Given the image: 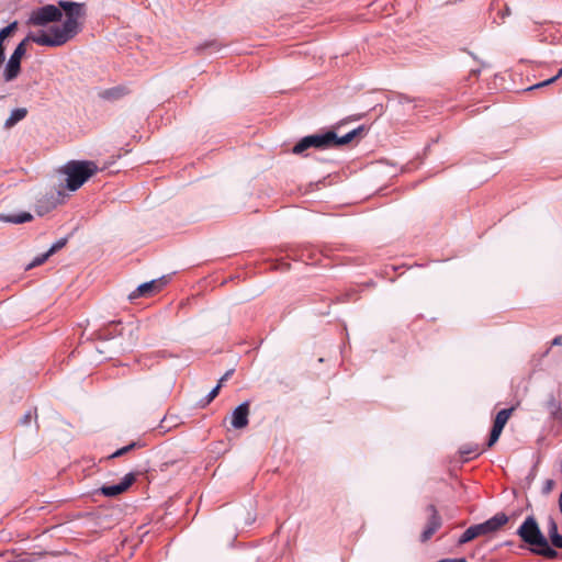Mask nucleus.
Listing matches in <instances>:
<instances>
[{
    "instance_id": "f257e3e1",
    "label": "nucleus",
    "mask_w": 562,
    "mask_h": 562,
    "mask_svg": "<svg viewBox=\"0 0 562 562\" xmlns=\"http://www.w3.org/2000/svg\"><path fill=\"white\" fill-rule=\"evenodd\" d=\"M86 16L85 5L78 2L59 1L34 9L29 24L40 30L31 32L27 41L42 46L59 47L74 40L80 32Z\"/></svg>"
},
{
    "instance_id": "f03ea898",
    "label": "nucleus",
    "mask_w": 562,
    "mask_h": 562,
    "mask_svg": "<svg viewBox=\"0 0 562 562\" xmlns=\"http://www.w3.org/2000/svg\"><path fill=\"white\" fill-rule=\"evenodd\" d=\"M364 132L363 126H359L342 136H338L334 131H328L325 134L310 135L301 139L294 147V154H301L310 147L329 148L339 147L353 140L357 136L362 135Z\"/></svg>"
},
{
    "instance_id": "7ed1b4c3",
    "label": "nucleus",
    "mask_w": 562,
    "mask_h": 562,
    "mask_svg": "<svg viewBox=\"0 0 562 562\" xmlns=\"http://www.w3.org/2000/svg\"><path fill=\"white\" fill-rule=\"evenodd\" d=\"M518 535L525 542L537 547V549H532L537 554L549 559H554L558 555V552L549 546L547 539L541 533L533 517L530 516L525 519L518 529Z\"/></svg>"
},
{
    "instance_id": "20e7f679",
    "label": "nucleus",
    "mask_w": 562,
    "mask_h": 562,
    "mask_svg": "<svg viewBox=\"0 0 562 562\" xmlns=\"http://www.w3.org/2000/svg\"><path fill=\"white\" fill-rule=\"evenodd\" d=\"M97 171L98 167L93 161H70L63 168L66 186L70 191L78 190Z\"/></svg>"
},
{
    "instance_id": "39448f33",
    "label": "nucleus",
    "mask_w": 562,
    "mask_h": 562,
    "mask_svg": "<svg viewBox=\"0 0 562 562\" xmlns=\"http://www.w3.org/2000/svg\"><path fill=\"white\" fill-rule=\"evenodd\" d=\"M508 518L505 514H496L494 517L482 524L469 527L459 539V543L463 544L480 536L491 535L504 526Z\"/></svg>"
},
{
    "instance_id": "423d86ee",
    "label": "nucleus",
    "mask_w": 562,
    "mask_h": 562,
    "mask_svg": "<svg viewBox=\"0 0 562 562\" xmlns=\"http://www.w3.org/2000/svg\"><path fill=\"white\" fill-rule=\"evenodd\" d=\"M27 36L15 47L13 54L10 56L5 69L4 79L5 81H12L15 79L21 69V59L26 53Z\"/></svg>"
},
{
    "instance_id": "0eeeda50",
    "label": "nucleus",
    "mask_w": 562,
    "mask_h": 562,
    "mask_svg": "<svg viewBox=\"0 0 562 562\" xmlns=\"http://www.w3.org/2000/svg\"><path fill=\"white\" fill-rule=\"evenodd\" d=\"M427 512L429 517L424 531L420 533L422 542L428 541L442 525V519L434 505H429Z\"/></svg>"
},
{
    "instance_id": "6e6552de",
    "label": "nucleus",
    "mask_w": 562,
    "mask_h": 562,
    "mask_svg": "<svg viewBox=\"0 0 562 562\" xmlns=\"http://www.w3.org/2000/svg\"><path fill=\"white\" fill-rule=\"evenodd\" d=\"M514 408H505L497 413L496 418L494 420V425L490 435V439L487 442V447H492L498 440L506 423L512 416Z\"/></svg>"
},
{
    "instance_id": "1a4fd4ad",
    "label": "nucleus",
    "mask_w": 562,
    "mask_h": 562,
    "mask_svg": "<svg viewBox=\"0 0 562 562\" xmlns=\"http://www.w3.org/2000/svg\"><path fill=\"white\" fill-rule=\"evenodd\" d=\"M135 479L136 477L134 473H128L122 479V481L119 484L103 485L100 488V492L108 497L117 496L127 491L128 487L135 482Z\"/></svg>"
},
{
    "instance_id": "9d476101",
    "label": "nucleus",
    "mask_w": 562,
    "mask_h": 562,
    "mask_svg": "<svg viewBox=\"0 0 562 562\" xmlns=\"http://www.w3.org/2000/svg\"><path fill=\"white\" fill-rule=\"evenodd\" d=\"M249 403L245 402L237 406L231 417V424L235 429H243L248 425Z\"/></svg>"
},
{
    "instance_id": "9b49d317",
    "label": "nucleus",
    "mask_w": 562,
    "mask_h": 562,
    "mask_svg": "<svg viewBox=\"0 0 562 562\" xmlns=\"http://www.w3.org/2000/svg\"><path fill=\"white\" fill-rule=\"evenodd\" d=\"M165 284L166 280L164 278L143 283L131 294V299L149 296L156 292H159Z\"/></svg>"
},
{
    "instance_id": "f8f14e48",
    "label": "nucleus",
    "mask_w": 562,
    "mask_h": 562,
    "mask_svg": "<svg viewBox=\"0 0 562 562\" xmlns=\"http://www.w3.org/2000/svg\"><path fill=\"white\" fill-rule=\"evenodd\" d=\"M32 218H33V216L29 212H22V213L13 214V215H0V220L2 222L14 223V224L26 223V222H30Z\"/></svg>"
},
{
    "instance_id": "ddd939ff",
    "label": "nucleus",
    "mask_w": 562,
    "mask_h": 562,
    "mask_svg": "<svg viewBox=\"0 0 562 562\" xmlns=\"http://www.w3.org/2000/svg\"><path fill=\"white\" fill-rule=\"evenodd\" d=\"M548 533L552 544L555 548L562 549V536L558 533V526L553 519L549 521Z\"/></svg>"
},
{
    "instance_id": "4468645a",
    "label": "nucleus",
    "mask_w": 562,
    "mask_h": 562,
    "mask_svg": "<svg viewBox=\"0 0 562 562\" xmlns=\"http://www.w3.org/2000/svg\"><path fill=\"white\" fill-rule=\"evenodd\" d=\"M26 113L27 111L24 108L13 110L4 123L5 127H12L13 125H15L18 122H20L26 116Z\"/></svg>"
},
{
    "instance_id": "2eb2a0df",
    "label": "nucleus",
    "mask_w": 562,
    "mask_h": 562,
    "mask_svg": "<svg viewBox=\"0 0 562 562\" xmlns=\"http://www.w3.org/2000/svg\"><path fill=\"white\" fill-rule=\"evenodd\" d=\"M460 453L465 457V460L471 459L480 454L479 447L476 445H464L460 448Z\"/></svg>"
},
{
    "instance_id": "dca6fc26",
    "label": "nucleus",
    "mask_w": 562,
    "mask_h": 562,
    "mask_svg": "<svg viewBox=\"0 0 562 562\" xmlns=\"http://www.w3.org/2000/svg\"><path fill=\"white\" fill-rule=\"evenodd\" d=\"M16 25L18 23L13 22L0 31V45H3V41H7V37L16 29Z\"/></svg>"
},
{
    "instance_id": "f3484780",
    "label": "nucleus",
    "mask_w": 562,
    "mask_h": 562,
    "mask_svg": "<svg viewBox=\"0 0 562 562\" xmlns=\"http://www.w3.org/2000/svg\"><path fill=\"white\" fill-rule=\"evenodd\" d=\"M50 257V255H48V251H46L45 254L41 255V256H37L33 259L32 262H30L27 266H26V270H30L34 267H37L42 263H44L48 258Z\"/></svg>"
},
{
    "instance_id": "a211bd4d",
    "label": "nucleus",
    "mask_w": 562,
    "mask_h": 562,
    "mask_svg": "<svg viewBox=\"0 0 562 562\" xmlns=\"http://www.w3.org/2000/svg\"><path fill=\"white\" fill-rule=\"evenodd\" d=\"M561 76H562V68L558 71L557 76H554V77H552V78H550L548 80H544V81H542V82H540L538 85H535L533 87H530L529 90L536 89V88H540V87L549 86V85L553 83Z\"/></svg>"
},
{
    "instance_id": "6ab92c4d",
    "label": "nucleus",
    "mask_w": 562,
    "mask_h": 562,
    "mask_svg": "<svg viewBox=\"0 0 562 562\" xmlns=\"http://www.w3.org/2000/svg\"><path fill=\"white\" fill-rule=\"evenodd\" d=\"M67 243V239L66 238H61L59 239L58 241H56L47 251H48V255H54L56 251H58L59 249H61Z\"/></svg>"
},
{
    "instance_id": "aec40b11",
    "label": "nucleus",
    "mask_w": 562,
    "mask_h": 562,
    "mask_svg": "<svg viewBox=\"0 0 562 562\" xmlns=\"http://www.w3.org/2000/svg\"><path fill=\"white\" fill-rule=\"evenodd\" d=\"M221 387V382H218L217 385L209 393L205 404L211 403L217 396Z\"/></svg>"
},
{
    "instance_id": "412c9836",
    "label": "nucleus",
    "mask_w": 562,
    "mask_h": 562,
    "mask_svg": "<svg viewBox=\"0 0 562 562\" xmlns=\"http://www.w3.org/2000/svg\"><path fill=\"white\" fill-rule=\"evenodd\" d=\"M134 447V445H130V446H126L122 449H119L116 450L112 456L111 458H117V457H121L123 456L125 452H127L128 450H131L132 448Z\"/></svg>"
},
{
    "instance_id": "4be33fe9",
    "label": "nucleus",
    "mask_w": 562,
    "mask_h": 562,
    "mask_svg": "<svg viewBox=\"0 0 562 562\" xmlns=\"http://www.w3.org/2000/svg\"><path fill=\"white\" fill-rule=\"evenodd\" d=\"M232 370L227 371L218 382H221V385L229 378V375L232 374Z\"/></svg>"
},
{
    "instance_id": "5701e85b",
    "label": "nucleus",
    "mask_w": 562,
    "mask_h": 562,
    "mask_svg": "<svg viewBox=\"0 0 562 562\" xmlns=\"http://www.w3.org/2000/svg\"><path fill=\"white\" fill-rule=\"evenodd\" d=\"M4 46L0 45V65L4 61Z\"/></svg>"
},
{
    "instance_id": "b1692460",
    "label": "nucleus",
    "mask_w": 562,
    "mask_h": 562,
    "mask_svg": "<svg viewBox=\"0 0 562 562\" xmlns=\"http://www.w3.org/2000/svg\"><path fill=\"white\" fill-rule=\"evenodd\" d=\"M561 340H562V338H561V337H557V338H554V339H553L552 344H553V345H560V344H561Z\"/></svg>"
},
{
    "instance_id": "393cba45",
    "label": "nucleus",
    "mask_w": 562,
    "mask_h": 562,
    "mask_svg": "<svg viewBox=\"0 0 562 562\" xmlns=\"http://www.w3.org/2000/svg\"><path fill=\"white\" fill-rule=\"evenodd\" d=\"M552 481H548V487H551Z\"/></svg>"
}]
</instances>
